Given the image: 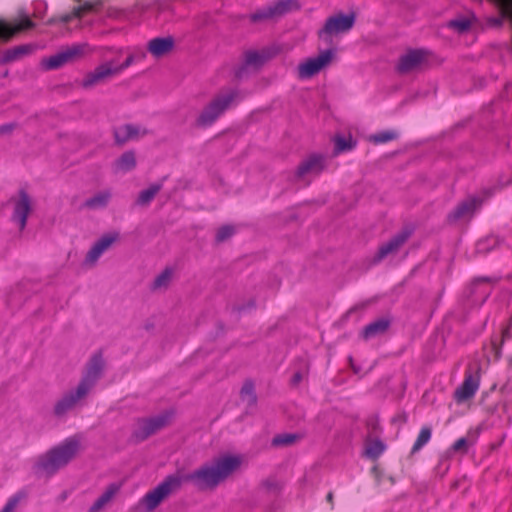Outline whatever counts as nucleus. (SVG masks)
<instances>
[{"instance_id": "473e14b6", "label": "nucleus", "mask_w": 512, "mask_h": 512, "mask_svg": "<svg viewBox=\"0 0 512 512\" xmlns=\"http://www.w3.org/2000/svg\"><path fill=\"white\" fill-rule=\"evenodd\" d=\"M300 438L299 435L294 433L278 434L273 437L271 445L273 447H287L291 446Z\"/></svg>"}, {"instance_id": "e433bc0d", "label": "nucleus", "mask_w": 512, "mask_h": 512, "mask_svg": "<svg viewBox=\"0 0 512 512\" xmlns=\"http://www.w3.org/2000/svg\"><path fill=\"white\" fill-rule=\"evenodd\" d=\"M385 450V445L381 440H374L367 444L365 448V455L376 460Z\"/></svg>"}, {"instance_id": "0eeeda50", "label": "nucleus", "mask_w": 512, "mask_h": 512, "mask_svg": "<svg viewBox=\"0 0 512 512\" xmlns=\"http://www.w3.org/2000/svg\"><path fill=\"white\" fill-rule=\"evenodd\" d=\"M492 194V190L485 189L482 196H470L459 203L447 216L449 223H456L460 220H470L482 203Z\"/></svg>"}, {"instance_id": "c9c22d12", "label": "nucleus", "mask_w": 512, "mask_h": 512, "mask_svg": "<svg viewBox=\"0 0 512 512\" xmlns=\"http://www.w3.org/2000/svg\"><path fill=\"white\" fill-rule=\"evenodd\" d=\"M334 142H335V153L336 154L350 151L356 145V142L352 139L351 136H348L346 138V137L338 135L334 138Z\"/></svg>"}, {"instance_id": "4c0bfd02", "label": "nucleus", "mask_w": 512, "mask_h": 512, "mask_svg": "<svg viewBox=\"0 0 512 512\" xmlns=\"http://www.w3.org/2000/svg\"><path fill=\"white\" fill-rule=\"evenodd\" d=\"M235 233L234 226L231 225H224L220 227L216 233L215 240L218 243L224 242L227 239H229L231 236H233Z\"/></svg>"}, {"instance_id": "412c9836", "label": "nucleus", "mask_w": 512, "mask_h": 512, "mask_svg": "<svg viewBox=\"0 0 512 512\" xmlns=\"http://www.w3.org/2000/svg\"><path fill=\"white\" fill-rule=\"evenodd\" d=\"M324 169V158L321 155H311L297 168L296 176L302 178L306 175H318Z\"/></svg>"}, {"instance_id": "a18cd8bd", "label": "nucleus", "mask_w": 512, "mask_h": 512, "mask_svg": "<svg viewBox=\"0 0 512 512\" xmlns=\"http://www.w3.org/2000/svg\"><path fill=\"white\" fill-rule=\"evenodd\" d=\"M304 377L303 371H296L291 379V384L296 386L298 385Z\"/></svg>"}, {"instance_id": "20e7f679", "label": "nucleus", "mask_w": 512, "mask_h": 512, "mask_svg": "<svg viewBox=\"0 0 512 512\" xmlns=\"http://www.w3.org/2000/svg\"><path fill=\"white\" fill-rule=\"evenodd\" d=\"M181 488L180 473L168 475L159 485L149 491L141 500L148 511L156 509L173 492Z\"/></svg>"}, {"instance_id": "09e8293b", "label": "nucleus", "mask_w": 512, "mask_h": 512, "mask_svg": "<svg viewBox=\"0 0 512 512\" xmlns=\"http://www.w3.org/2000/svg\"><path fill=\"white\" fill-rule=\"evenodd\" d=\"M62 23L66 24L72 20V16L70 13L64 14L59 19Z\"/></svg>"}, {"instance_id": "f704fd0d", "label": "nucleus", "mask_w": 512, "mask_h": 512, "mask_svg": "<svg viewBox=\"0 0 512 512\" xmlns=\"http://www.w3.org/2000/svg\"><path fill=\"white\" fill-rule=\"evenodd\" d=\"M431 428L430 427H423L420 430V433L412 447L411 454L417 453L419 450L422 449L431 439Z\"/></svg>"}, {"instance_id": "dca6fc26", "label": "nucleus", "mask_w": 512, "mask_h": 512, "mask_svg": "<svg viewBox=\"0 0 512 512\" xmlns=\"http://www.w3.org/2000/svg\"><path fill=\"white\" fill-rule=\"evenodd\" d=\"M479 370L478 368L475 373L468 370L465 373L463 383L454 392V398L458 403L471 399L477 392L480 383Z\"/></svg>"}, {"instance_id": "a878e982", "label": "nucleus", "mask_w": 512, "mask_h": 512, "mask_svg": "<svg viewBox=\"0 0 512 512\" xmlns=\"http://www.w3.org/2000/svg\"><path fill=\"white\" fill-rule=\"evenodd\" d=\"M113 134L116 144L123 145L129 140L138 138L139 128L132 124H125L115 128Z\"/></svg>"}, {"instance_id": "5701e85b", "label": "nucleus", "mask_w": 512, "mask_h": 512, "mask_svg": "<svg viewBox=\"0 0 512 512\" xmlns=\"http://www.w3.org/2000/svg\"><path fill=\"white\" fill-rule=\"evenodd\" d=\"M35 47L32 44H24L7 49L0 58V65L11 63L31 54Z\"/></svg>"}, {"instance_id": "de8ad7c7", "label": "nucleus", "mask_w": 512, "mask_h": 512, "mask_svg": "<svg viewBox=\"0 0 512 512\" xmlns=\"http://www.w3.org/2000/svg\"><path fill=\"white\" fill-rule=\"evenodd\" d=\"M81 8H83V13L90 12L94 9V5L91 2H85Z\"/></svg>"}, {"instance_id": "3c124183", "label": "nucleus", "mask_w": 512, "mask_h": 512, "mask_svg": "<svg viewBox=\"0 0 512 512\" xmlns=\"http://www.w3.org/2000/svg\"><path fill=\"white\" fill-rule=\"evenodd\" d=\"M326 500H327V502H329V503L331 504V506L333 507V500H334L333 492H329V493L326 495Z\"/></svg>"}, {"instance_id": "a211bd4d", "label": "nucleus", "mask_w": 512, "mask_h": 512, "mask_svg": "<svg viewBox=\"0 0 512 512\" xmlns=\"http://www.w3.org/2000/svg\"><path fill=\"white\" fill-rule=\"evenodd\" d=\"M269 54L266 51L249 50L244 53V63L237 69L235 76L242 78L246 73L248 67L260 68L269 59Z\"/></svg>"}, {"instance_id": "393cba45", "label": "nucleus", "mask_w": 512, "mask_h": 512, "mask_svg": "<svg viewBox=\"0 0 512 512\" xmlns=\"http://www.w3.org/2000/svg\"><path fill=\"white\" fill-rule=\"evenodd\" d=\"M120 490V485L117 483L110 484L103 494L97 498L93 505L89 508L88 512H100L105 506L114 498Z\"/></svg>"}, {"instance_id": "f03ea898", "label": "nucleus", "mask_w": 512, "mask_h": 512, "mask_svg": "<svg viewBox=\"0 0 512 512\" xmlns=\"http://www.w3.org/2000/svg\"><path fill=\"white\" fill-rule=\"evenodd\" d=\"M80 447V439L77 436L69 437L40 456L36 467L39 471L51 476L68 465L79 453Z\"/></svg>"}, {"instance_id": "aec40b11", "label": "nucleus", "mask_w": 512, "mask_h": 512, "mask_svg": "<svg viewBox=\"0 0 512 512\" xmlns=\"http://www.w3.org/2000/svg\"><path fill=\"white\" fill-rule=\"evenodd\" d=\"M425 60V52L423 50H412L400 57L397 70L401 74H406L418 66Z\"/></svg>"}, {"instance_id": "4468645a", "label": "nucleus", "mask_w": 512, "mask_h": 512, "mask_svg": "<svg viewBox=\"0 0 512 512\" xmlns=\"http://www.w3.org/2000/svg\"><path fill=\"white\" fill-rule=\"evenodd\" d=\"M332 56V50H325L317 57L307 59L298 66V76L302 79L313 77L331 61Z\"/></svg>"}, {"instance_id": "7ed1b4c3", "label": "nucleus", "mask_w": 512, "mask_h": 512, "mask_svg": "<svg viewBox=\"0 0 512 512\" xmlns=\"http://www.w3.org/2000/svg\"><path fill=\"white\" fill-rule=\"evenodd\" d=\"M238 91L228 89L218 93L202 110L196 119L198 127L211 126L238 98Z\"/></svg>"}, {"instance_id": "49530a36", "label": "nucleus", "mask_w": 512, "mask_h": 512, "mask_svg": "<svg viewBox=\"0 0 512 512\" xmlns=\"http://www.w3.org/2000/svg\"><path fill=\"white\" fill-rule=\"evenodd\" d=\"M70 14L72 16V19L73 18H81L82 15L84 14L83 13V8H81V6L74 7Z\"/></svg>"}, {"instance_id": "2eb2a0df", "label": "nucleus", "mask_w": 512, "mask_h": 512, "mask_svg": "<svg viewBox=\"0 0 512 512\" xmlns=\"http://www.w3.org/2000/svg\"><path fill=\"white\" fill-rule=\"evenodd\" d=\"M32 211V199L28 193L21 189L18 192V198L14 200V209L12 220L18 223L19 229L22 231L26 227L27 218Z\"/></svg>"}, {"instance_id": "39448f33", "label": "nucleus", "mask_w": 512, "mask_h": 512, "mask_svg": "<svg viewBox=\"0 0 512 512\" xmlns=\"http://www.w3.org/2000/svg\"><path fill=\"white\" fill-rule=\"evenodd\" d=\"M172 418L171 412H163L151 418H139L131 434L134 443H140L150 436L168 426Z\"/></svg>"}, {"instance_id": "9d476101", "label": "nucleus", "mask_w": 512, "mask_h": 512, "mask_svg": "<svg viewBox=\"0 0 512 512\" xmlns=\"http://www.w3.org/2000/svg\"><path fill=\"white\" fill-rule=\"evenodd\" d=\"M88 50L89 46L86 43L67 47L48 59H45L43 61L44 68L47 70L60 68L67 63H71L81 58L86 52H88Z\"/></svg>"}, {"instance_id": "6ab92c4d", "label": "nucleus", "mask_w": 512, "mask_h": 512, "mask_svg": "<svg viewBox=\"0 0 512 512\" xmlns=\"http://www.w3.org/2000/svg\"><path fill=\"white\" fill-rule=\"evenodd\" d=\"M175 46V40L172 36L157 37L151 39L147 44V51L155 58H162L168 55Z\"/></svg>"}, {"instance_id": "37998d69", "label": "nucleus", "mask_w": 512, "mask_h": 512, "mask_svg": "<svg viewBox=\"0 0 512 512\" xmlns=\"http://www.w3.org/2000/svg\"><path fill=\"white\" fill-rule=\"evenodd\" d=\"M261 486L267 491L276 490L278 488V484L274 479L268 478L261 482Z\"/></svg>"}, {"instance_id": "1a4fd4ad", "label": "nucleus", "mask_w": 512, "mask_h": 512, "mask_svg": "<svg viewBox=\"0 0 512 512\" xmlns=\"http://www.w3.org/2000/svg\"><path fill=\"white\" fill-rule=\"evenodd\" d=\"M105 361L101 351L94 353L86 364L85 371L77 386L86 393H90L97 381L101 378Z\"/></svg>"}, {"instance_id": "8fccbe9b", "label": "nucleus", "mask_w": 512, "mask_h": 512, "mask_svg": "<svg viewBox=\"0 0 512 512\" xmlns=\"http://www.w3.org/2000/svg\"><path fill=\"white\" fill-rule=\"evenodd\" d=\"M133 54L136 56V60H143L146 57V53L143 50Z\"/></svg>"}, {"instance_id": "4be33fe9", "label": "nucleus", "mask_w": 512, "mask_h": 512, "mask_svg": "<svg viewBox=\"0 0 512 512\" xmlns=\"http://www.w3.org/2000/svg\"><path fill=\"white\" fill-rule=\"evenodd\" d=\"M35 26L34 22L28 18L23 19L18 24L11 26L5 21L0 20V40L3 42L10 41L17 33L31 29Z\"/></svg>"}, {"instance_id": "bb28decb", "label": "nucleus", "mask_w": 512, "mask_h": 512, "mask_svg": "<svg viewBox=\"0 0 512 512\" xmlns=\"http://www.w3.org/2000/svg\"><path fill=\"white\" fill-rule=\"evenodd\" d=\"M136 155L132 150L124 152L113 164L115 172H129L136 167Z\"/></svg>"}, {"instance_id": "ea45409f", "label": "nucleus", "mask_w": 512, "mask_h": 512, "mask_svg": "<svg viewBox=\"0 0 512 512\" xmlns=\"http://www.w3.org/2000/svg\"><path fill=\"white\" fill-rule=\"evenodd\" d=\"M134 61H136V56L133 53H131L128 55V57L122 64H120V65L113 64V69L116 71V74L118 75L123 70H125L126 68L131 66L134 63Z\"/></svg>"}, {"instance_id": "ddd939ff", "label": "nucleus", "mask_w": 512, "mask_h": 512, "mask_svg": "<svg viewBox=\"0 0 512 512\" xmlns=\"http://www.w3.org/2000/svg\"><path fill=\"white\" fill-rule=\"evenodd\" d=\"M412 235V230L405 228L395 234L389 241L382 244L373 258L374 263H379L387 256L395 254L407 242Z\"/></svg>"}, {"instance_id": "9b49d317", "label": "nucleus", "mask_w": 512, "mask_h": 512, "mask_svg": "<svg viewBox=\"0 0 512 512\" xmlns=\"http://www.w3.org/2000/svg\"><path fill=\"white\" fill-rule=\"evenodd\" d=\"M88 396L84 390L79 386L64 393L54 404L53 414L57 418L65 416L67 413L73 411L77 406L81 405L82 401Z\"/></svg>"}, {"instance_id": "79ce46f5", "label": "nucleus", "mask_w": 512, "mask_h": 512, "mask_svg": "<svg viewBox=\"0 0 512 512\" xmlns=\"http://www.w3.org/2000/svg\"><path fill=\"white\" fill-rule=\"evenodd\" d=\"M19 502L18 496L11 497L0 512H14Z\"/></svg>"}, {"instance_id": "c85d7f7f", "label": "nucleus", "mask_w": 512, "mask_h": 512, "mask_svg": "<svg viewBox=\"0 0 512 512\" xmlns=\"http://www.w3.org/2000/svg\"><path fill=\"white\" fill-rule=\"evenodd\" d=\"M240 398L247 406H254L257 402L254 382L250 379L244 381L240 390Z\"/></svg>"}, {"instance_id": "b1692460", "label": "nucleus", "mask_w": 512, "mask_h": 512, "mask_svg": "<svg viewBox=\"0 0 512 512\" xmlns=\"http://www.w3.org/2000/svg\"><path fill=\"white\" fill-rule=\"evenodd\" d=\"M389 327L390 321L385 318H380L366 325L361 332V336L364 340H369L383 335Z\"/></svg>"}, {"instance_id": "c756f323", "label": "nucleus", "mask_w": 512, "mask_h": 512, "mask_svg": "<svg viewBox=\"0 0 512 512\" xmlns=\"http://www.w3.org/2000/svg\"><path fill=\"white\" fill-rule=\"evenodd\" d=\"M162 182L154 183L149 188L142 190L136 200V204L139 206H147L154 199L156 194L162 189Z\"/></svg>"}, {"instance_id": "cd10ccee", "label": "nucleus", "mask_w": 512, "mask_h": 512, "mask_svg": "<svg viewBox=\"0 0 512 512\" xmlns=\"http://www.w3.org/2000/svg\"><path fill=\"white\" fill-rule=\"evenodd\" d=\"M111 199V192L109 190L101 191L94 196L88 198L83 206L88 209H101L105 208Z\"/></svg>"}, {"instance_id": "72a5a7b5", "label": "nucleus", "mask_w": 512, "mask_h": 512, "mask_svg": "<svg viewBox=\"0 0 512 512\" xmlns=\"http://www.w3.org/2000/svg\"><path fill=\"white\" fill-rule=\"evenodd\" d=\"M398 138V132L394 130H385L369 136V141L373 144H383Z\"/></svg>"}, {"instance_id": "58836bf2", "label": "nucleus", "mask_w": 512, "mask_h": 512, "mask_svg": "<svg viewBox=\"0 0 512 512\" xmlns=\"http://www.w3.org/2000/svg\"><path fill=\"white\" fill-rule=\"evenodd\" d=\"M448 26L457 30L459 33H463L470 28L471 22L466 18L454 19L449 22Z\"/></svg>"}, {"instance_id": "c03bdc74", "label": "nucleus", "mask_w": 512, "mask_h": 512, "mask_svg": "<svg viewBox=\"0 0 512 512\" xmlns=\"http://www.w3.org/2000/svg\"><path fill=\"white\" fill-rule=\"evenodd\" d=\"M15 129L14 123H8L0 126V135H8Z\"/></svg>"}, {"instance_id": "423d86ee", "label": "nucleus", "mask_w": 512, "mask_h": 512, "mask_svg": "<svg viewBox=\"0 0 512 512\" xmlns=\"http://www.w3.org/2000/svg\"><path fill=\"white\" fill-rule=\"evenodd\" d=\"M355 21L356 14L354 12L350 14L338 13L326 19L323 28L318 32V36L325 43H331L332 36L350 31Z\"/></svg>"}, {"instance_id": "2f4dec72", "label": "nucleus", "mask_w": 512, "mask_h": 512, "mask_svg": "<svg viewBox=\"0 0 512 512\" xmlns=\"http://www.w3.org/2000/svg\"><path fill=\"white\" fill-rule=\"evenodd\" d=\"M173 276L171 268H165L153 281L151 289L153 291L167 289Z\"/></svg>"}, {"instance_id": "603ef678", "label": "nucleus", "mask_w": 512, "mask_h": 512, "mask_svg": "<svg viewBox=\"0 0 512 512\" xmlns=\"http://www.w3.org/2000/svg\"><path fill=\"white\" fill-rule=\"evenodd\" d=\"M476 281L477 282H488L489 279L488 278H477Z\"/></svg>"}, {"instance_id": "6e6552de", "label": "nucleus", "mask_w": 512, "mask_h": 512, "mask_svg": "<svg viewBox=\"0 0 512 512\" xmlns=\"http://www.w3.org/2000/svg\"><path fill=\"white\" fill-rule=\"evenodd\" d=\"M300 9L297 0H277L267 7L259 9L250 15L251 22H261L265 20L277 19L285 14Z\"/></svg>"}, {"instance_id": "a19ab883", "label": "nucleus", "mask_w": 512, "mask_h": 512, "mask_svg": "<svg viewBox=\"0 0 512 512\" xmlns=\"http://www.w3.org/2000/svg\"><path fill=\"white\" fill-rule=\"evenodd\" d=\"M468 441L466 438L462 437L460 439H458L452 446V450L454 452H461V453H466L467 450H468Z\"/></svg>"}, {"instance_id": "f3484780", "label": "nucleus", "mask_w": 512, "mask_h": 512, "mask_svg": "<svg viewBox=\"0 0 512 512\" xmlns=\"http://www.w3.org/2000/svg\"><path fill=\"white\" fill-rule=\"evenodd\" d=\"M117 238L118 234L116 233L103 235L87 252L85 262L90 265L95 264L100 256L111 247Z\"/></svg>"}, {"instance_id": "f257e3e1", "label": "nucleus", "mask_w": 512, "mask_h": 512, "mask_svg": "<svg viewBox=\"0 0 512 512\" xmlns=\"http://www.w3.org/2000/svg\"><path fill=\"white\" fill-rule=\"evenodd\" d=\"M240 466V459L225 456L204 464L191 473L181 474V485L191 482L199 490L214 489Z\"/></svg>"}, {"instance_id": "f8f14e48", "label": "nucleus", "mask_w": 512, "mask_h": 512, "mask_svg": "<svg viewBox=\"0 0 512 512\" xmlns=\"http://www.w3.org/2000/svg\"><path fill=\"white\" fill-rule=\"evenodd\" d=\"M116 75V71L113 69V61H107L86 73L80 82V86L85 90H90L106 83Z\"/></svg>"}, {"instance_id": "7c9ffc66", "label": "nucleus", "mask_w": 512, "mask_h": 512, "mask_svg": "<svg viewBox=\"0 0 512 512\" xmlns=\"http://www.w3.org/2000/svg\"><path fill=\"white\" fill-rule=\"evenodd\" d=\"M511 326L512 319L510 320V324L502 330L500 339L493 338L491 341V349L494 352L495 359H499L501 357V349L504 341L512 337Z\"/></svg>"}]
</instances>
